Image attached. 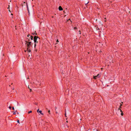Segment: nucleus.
I'll return each instance as SVG.
<instances>
[{"label": "nucleus", "mask_w": 131, "mask_h": 131, "mask_svg": "<svg viewBox=\"0 0 131 131\" xmlns=\"http://www.w3.org/2000/svg\"><path fill=\"white\" fill-rule=\"evenodd\" d=\"M50 110H49V111H48V112L49 113V114H50Z\"/></svg>", "instance_id": "a211bd4d"}, {"label": "nucleus", "mask_w": 131, "mask_h": 131, "mask_svg": "<svg viewBox=\"0 0 131 131\" xmlns=\"http://www.w3.org/2000/svg\"><path fill=\"white\" fill-rule=\"evenodd\" d=\"M12 109L13 110H14V107H13Z\"/></svg>", "instance_id": "4be33fe9"}, {"label": "nucleus", "mask_w": 131, "mask_h": 131, "mask_svg": "<svg viewBox=\"0 0 131 131\" xmlns=\"http://www.w3.org/2000/svg\"><path fill=\"white\" fill-rule=\"evenodd\" d=\"M96 131H99L98 130H96Z\"/></svg>", "instance_id": "c85d7f7f"}, {"label": "nucleus", "mask_w": 131, "mask_h": 131, "mask_svg": "<svg viewBox=\"0 0 131 131\" xmlns=\"http://www.w3.org/2000/svg\"><path fill=\"white\" fill-rule=\"evenodd\" d=\"M26 42L27 43V47H30V46L31 45V42L30 41H26Z\"/></svg>", "instance_id": "7ed1b4c3"}, {"label": "nucleus", "mask_w": 131, "mask_h": 131, "mask_svg": "<svg viewBox=\"0 0 131 131\" xmlns=\"http://www.w3.org/2000/svg\"><path fill=\"white\" fill-rule=\"evenodd\" d=\"M12 84H13V83H12V84H11L12 85Z\"/></svg>", "instance_id": "c9c22d12"}, {"label": "nucleus", "mask_w": 131, "mask_h": 131, "mask_svg": "<svg viewBox=\"0 0 131 131\" xmlns=\"http://www.w3.org/2000/svg\"><path fill=\"white\" fill-rule=\"evenodd\" d=\"M41 112H42V111H39V113H40L41 114H42V115H43V113H41Z\"/></svg>", "instance_id": "9b49d317"}, {"label": "nucleus", "mask_w": 131, "mask_h": 131, "mask_svg": "<svg viewBox=\"0 0 131 131\" xmlns=\"http://www.w3.org/2000/svg\"><path fill=\"white\" fill-rule=\"evenodd\" d=\"M79 32H80V34H81V31H80V30H79Z\"/></svg>", "instance_id": "412c9836"}, {"label": "nucleus", "mask_w": 131, "mask_h": 131, "mask_svg": "<svg viewBox=\"0 0 131 131\" xmlns=\"http://www.w3.org/2000/svg\"><path fill=\"white\" fill-rule=\"evenodd\" d=\"M34 32H33L32 33V35H37V34L36 33V31H35Z\"/></svg>", "instance_id": "6e6552de"}, {"label": "nucleus", "mask_w": 131, "mask_h": 131, "mask_svg": "<svg viewBox=\"0 0 131 131\" xmlns=\"http://www.w3.org/2000/svg\"><path fill=\"white\" fill-rule=\"evenodd\" d=\"M30 92H31V89H30Z\"/></svg>", "instance_id": "b1692460"}, {"label": "nucleus", "mask_w": 131, "mask_h": 131, "mask_svg": "<svg viewBox=\"0 0 131 131\" xmlns=\"http://www.w3.org/2000/svg\"><path fill=\"white\" fill-rule=\"evenodd\" d=\"M99 43H100V42H99Z\"/></svg>", "instance_id": "c756f323"}, {"label": "nucleus", "mask_w": 131, "mask_h": 131, "mask_svg": "<svg viewBox=\"0 0 131 131\" xmlns=\"http://www.w3.org/2000/svg\"><path fill=\"white\" fill-rule=\"evenodd\" d=\"M121 115L122 116H123V112L122 111V112H121Z\"/></svg>", "instance_id": "4468645a"}, {"label": "nucleus", "mask_w": 131, "mask_h": 131, "mask_svg": "<svg viewBox=\"0 0 131 131\" xmlns=\"http://www.w3.org/2000/svg\"><path fill=\"white\" fill-rule=\"evenodd\" d=\"M56 113H58V112H56Z\"/></svg>", "instance_id": "bb28decb"}, {"label": "nucleus", "mask_w": 131, "mask_h": 131, "mask_svg": "<svg viewBox=\"0 0 131 131\" xmlns=\"http://www.w3.org/2000/svg\"><path fill=\"white\" fill-rule=\"evenodd\" d=\"M28 37H30V39L31 40H32L33 39V37L32 36H30V35H28L27 36Z\"/></svg>", "instance_id": "20e7f679"}, {"label": "nucleus", "mask_w": 131, "mask_h": 131, "mask_svg": "<svg viewBox=\"0 0 131 131\" xmlns=\"http://www.w3.org/2000/svg\"><path fill=\"white\" fill-rule=\"evenodd\" d=\"M58 41V39H57V41Z\"/></svg>", "instance_id": "cd10ccee"}, {"label": "nucleus", "mask_w": 131, "mask_h": 131, "mask_svg": "<svg viewBox=\"0 0 131 131\" xmlns=\"http://www.w3.org/2000/svg\"><path fill=\"white\" fill-rule=\"evenodd\" d=\"M38 38V36H35L34 37V41H37V38Z\"/></svg>", "instance_id": "39448f33"}, {"label": "nucleus", "mask_w": 131, "mask_h": 131, "mask_svg": "<svg viewBox=\"0 0 131 131\" xmlns=\"http://www.w3.org/2000/svg\"><path fill=\"white\" fill-rule=\"evenodd\" d=\"M11 108H12V107H11V106H10L9 107V109H11Z\"/></svg>", "instance_id": "aec40b11"}, {"label": "nucleus", "mask_w": 131, "mask_h": 131, "mask_svg": "<svg viewBox=\"0 0 131 131\" xmlns=\"http://www.w3.org/2000/svg\"><path fill=\"white\" fill-rule=\"evenodd\" d=\"M17 122L18 123H19V120H18L17 121Z\"/></svg>", "instance_id": "f3484780"}, {"label": "nucleus", "mask_w": 131, "mask_h": 131, "mask_svg": "<svg viewBox=\"0 0 131 131\" xmlns=\"http://www.w3.org/2000/svg\"><path fill=\"white\" fill-rule=\"evenodd\" d=\"M38 43V41H34V45H35V46L36 45V43Z\"/></svg>", "instance_id": "1a4fd4ad"}, {"label": "nucleus", "mask_w": 131, "mask_h": 131, "mask_svg": "<svg viewBox=\"0 0 131 131\" xmlns=\"http://www.w3.org/2000/svg\"><path fill=\"white\" fill-rule=\"evenodd\" d=\"M32 112V111H29L28 112V114H29V113H31Z\"/></svg>", "instance_id": "2eb2a0df"}, {"label": "nucleus", "mask_w": 131, "mask_h": 131, "mask_svg": "<svg viewBox=\"0 0 131 131\" xmlns=\"http://www.w3.org/2000/svg\"><path fill=\"white\" fill-rule=\"evenodd\" d=\"M17 113L18 114V112H17Z\"/></svg>", "instance_id": "2f4dec72"}, {"label": "nucleus", "mask_w": 131, "mask_h": 131, "mask_svg": "<svg viewBox=\"0 0 131 131\" xmlns=\"http://www.w3.org/2000/svg\"><path fill=\"white\" fill-rule=\"evenodd\" d=\"M39 109H38V110H37V112H38V111H39Z\"/></svg>", "instance_id": "6ab92c4d"}, {"label": "nucleus", "mask_w": 131, "mask_h": 131, "mask_svg": "<svg viewBox=\"0 0 131 131\" xmlns=\"http://www.w3.org/2000/svg\"><path fill=\"white\" fill-rule=\"evenodd\" d=\"M29 47H27V51L28 52H31V50L29 48Z\"/></svg>", "instance_id": "0eeeda50"}, {"label": "nucleus", "mask_w": 131, "mask_h": 131, "mask_svg": "<svg viewBox=\"0 0 131 131\" xmlns=\"http://www.w3.org/2000/svg\"><path fill=\"white\" fill-rule=\"evenodd\" d=\"M65 117H66V112H65Z\"/></svg>", "instance_id": "5701e85b"}, {"label": "nucleus", "mask_w": 131, "mask_h": 131, "mask_svg": "<svg viewBox=\"0 0 131 131\" xmlns=\"http://www.w3.org/2000/svg\"><path fill=\"white\" fill-rule=\"evenodd\" d=\"M104 21H106V20H105Z\"/></svg>", "instance_id": "473e14b6"}, {"label": "nucleus", "mask_w": 131, "mask_h": 131, "mask_svg": "<svg viewBox=\"0 0 131 131\" xmlns=\"http://www.w3.org/2000/svg\"><path fill=\"white\" fill-rule=\"evenodd\" d=\"M100 77V75L99 74H98L97 75L94 76L93 78L95 79H97V78H99Z\"/></svg>", "instance_id": "f03ea898"}, {"label": "nucleus", "mask_w": 131, "mask_h": 131, "mask_svg": "<svg viewBox=\"0 0 131 131\" xmlns=\"http://www.w3.org/2000/svg\"><path fill=\"white\" fill-rule=\"evenodd\" d=\"M9 8V7L8 8Z\"/></svg>", "instance_id": "f704fd0d"}, {"label": "nucleus", "mask_w": 131, "mask_h": 131, "mask_svg": "<svg viewBox=\"0 0 131 131\" xmlns=\"http://www.w3.org/2000/svg\"><path fill=\"white\" fill-rule=\"evenodd\" d=\"M28 88H29V89H30L29 88V86H28Z\"/></svg>", "instance_id": "7c9ffc66"}, {"label": "nucleus", "mask_w": 131, "mask_h": 131, "mask_svg": "<svg viewBox=\"0 0 131 131\" xmlns=\"http://www.w3.org/2000/svg\"><path fill=\"white\" fill-rule=\"evenodd\" d=\"M24 3L25 4V2H24Z\"/></svg>", "instance_id": "a878e982"}, {"label": "nucleus", "mask_w": 131, "mask_h": 131, "mask_svg": "<svg viewBox=\"0 0 131 131\" xmlns=\"http://www.w3.org/2000/svg\"><path fill=\"white\" fill-rule=\"evenodd\" d=\"M26 6H27V10H29V8H28V5L27 3H26Z\"/></svg>", "instance_id": "f8f14e48"}, {"label": "nucleus", "mask_w": 131, "mask_h": 131, "mask_svg": "<svg viewBox=\"0 0 131 131\" xmlns=\"http://www.w3.org/2000/svg\"><path fill=\"white\" fill-rule=\"evenodd\" d=\"M9 11L10 12V10H9Z\"/></svg>", "instance_id": "72a5a7b5"}, {"label": "nucleus", "mask_w": 131, "mask_h": 131, "mask_svg": "<svg viewBox=\"0 0 131 131\" xmlns=\"http://www.w3.org/2000/svg\"><path fill=\"white\" fill-rule=\"evenodd\" d=\"M28 13H29V10H28Z\"/></svg>", "instance_id": "393cba45"}, {"label": "nucleus", "mask_w": 131, "mask_h": 131, "mask_svg": "<svg viewBox=\"0 0 131 131\" xmlns=\"http://www.w3.org/2000/svg\"><path fill=\"white\" fill-rule=\"evenodd\" d=\"M123 103L122 102H121L120 104V106L117 110V111L118 112L121 113V112H122V110L121 109L122 108V106L123 105Z\"/></svg>", "instance_id": "f257e3e1"}, {"label": "nucleus", "mask_w": 131, "mask_h": 131, "mask_svg": "<svg viewBox=\"0 0 131 131\" xmlns=\"http://www.w3.org/2000/svg\"><path fill=\"white\" fill-rule=\"evenodd\" d=\"M17 112V111L16 110L15 112H14L13 113V114L15 115L16 114V113Z\"/></svg>", "instance_id": "ddd939ff"}, {"label": "nucleus", "mask_w": 131, "mask_h": 131, "mask_svg": "<svg viewBox=\"0 0 131 131\" xmlns=\"http://www.w3.org/2000/svg\"><path fill=\"white\" fill-rule=\"evenodd\" d=\"M59 9V10L61 11L63 10V9L61 6H60L58 8Z\"/></svg>", "instance_id": "423d86ee"}, {"label": "nucleus", "mask_w": 131, "mask_h": 131, "mask_svg": "<svg viewBox=\"0 0 131 131\" xmlns=\"http://www.w3.org/2000/svg\"><path fill=\"white\" fill-rule=\"evenodd\" d=\"M77 29V27H75L74 28V30L76 29Z\"/></svg>", "instance_id": "dca6fc26"}, {"label": "nucleus", "mask_w": 131, "mask_h": 131, "mask_svg": "<svg viewBox=\"0 0 131 131\" xmlns=\"http://www.w3.org/2000/svg\"><path fill=\"white\" fill-rule=\"evenodd\" d=\"M27 39H28V40L29 41L30 40V37H28V36H27Z\"/></svg>", "instance_id": "9d476101"}]
</instances>
